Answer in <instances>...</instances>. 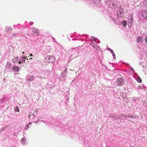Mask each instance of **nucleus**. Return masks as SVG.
I'll list each match as a JSON object with an SVG mask.
<instances>
[{
    "mask_svg": "<svg viewBox=\"0 0 147 147\" xmlns=\"http://www.w3.org/2000/svg\"><path fill=\"white\" fill-rule=\"evenodd\" d=\"M18 69L19 68L18 66H15L13 67L12 69L15 71H18Z\"/></svg>",
    "mask_w": 147,
    "mask_h": 147,
    "instance_id": "obj_7",
    "label": "nucleus"
},
{
    "mask_svg": "<svg viewBox=\"0 0 147 147\" xmlns=\"http://www.w3.org/2000/svg\"><path fill=\"white\" fill-rule=\"evenodd\" d=\"M18 63L21 64L22 63V62L20 61H20L18 62Z\"/></svg>",
    "mask_w": 147,
    "mask_h": 147,
    "instance_id": "obj_18",
    "label": "nucleus"
},
{
    "mask_svg": "<svg viewBox=\"0 0 147 147\" xmlns=\"http://www.w3.org/2000/svg\"><path fill=\"white\" fill-rule=\"evenodd\" d=\"M11 64L9 63H7L6 66L7 67L9 68L11 67Z\"/></svg>",
    "mask_w": 147,
    "mask_h": 147,
    "instance_id": "obj_12",
    "label": "nucleus"
},
{
    "mask_svg": "<svg viewBox=\"0 0 147 147\" xmlns=\"http://www.w3.org/2000/svg\"><path fill=\"white\" fill-rule=\"evenodd\" d=\"M127 24V23L126 21H125L123 22V25L124 27H125Z\"/></svg>",
    "mask_w": 147,
    "mask_h": 147,
    "instance_id": "obj_11",
    "label": "nucleus"
},
{
    "mask_svg": "<svg viewBox=\"0 0 147 147\" xmlns=\"http://www.w3.org/2000/svg\"><path fill=\"white\" fill-rule=\"evenodd\" d=\"M136 40L137 42L138 43H140V42H142L143 41L142 38L141 37H137Z\"/></svg>",
    "mask_w": 147,
    "mask_h": 147,
    "instance_id": "obj_6",
    "label": "nucleus"
},
{
    "mask_svg": "<svg viewBox=\"0 0 147 147\" xmlns=\"http://www.w3.org/2000/svg\"><path fill=\"white\" fill-rule=\"evenodd\" d=\"M32 113L31 112L29 113L28 114V117L30 119V117L32 115Z\"/></svg>",
    "mask_w": 147,
    "mask_h": 147,
    "instance_id": "obj_14",
    "label": "nucleus"
},
{
    "mask_svg": "<svg viewBox=\"0 0 147 147\" xmlns=\"http://www.w3.org/2000/svg\"><path fill=\"white\" fill-rule=\"evenodd\" d=\"M124 80L121 78H118L117 80V82L119 86H122Z\"/></svg>",
    "mask_w": 147,
    "mask_h": 147,
    "instance_id": "obj_1",
    "label": "nucleus"
},
{
    "mask_svg": "<svg viewBox=\"0 0 147 147\" xmlns=\"http://www.w3.org/2000/svg\"><path fill=\"white\" fill-rule=\"evenodd\" d=\"M142 16L145 19H147V11H143L142 13Z\"/></svg>",
    "mask_w": 147,
    "mask_h": 147,
    "instance_id": "obj_4",
    "label": "nucleus"
},
{
    "mask_svg": "<svg viewBox=\"0 0 147 147\" xmlns=\"http://www.w3.org/2000/svg\"><path fill=\"white\" fill-rule=\"evenodd\" d=\"M124 9L123 8H121L119 9V11L117 13V15L119 17H121L122 16V13L123 12Z\"/></svg>",
    "mask_w": 147,
    "mask_h": 147,
    "instance_id": "obj_3",
    "label": "nucleus"
},
{
    "mask_svg": "<svg viewBox=\"0 0 147 147\" xmlns=\"http://www.w3.org/2000/svg\"><path fill=\"white\" fill-rule=\"evenodd\" d=\"M20 60L22 62V63H24L25 62V60L24 59V58H23L22 57L20 58Z\"/></svg>",
    "mask_w": 147,
    "mask_h": 147,
    "instance_id": "obj_9",
    "label": "nucleus"
},
{
    "mask_svg": "<svg viewBox=\"0 0 147 147\" xmlns=\"http://www.w3.org/2000/svg\"><path fill=\"white\" fill-rule=\"evenodd\" d=\"M137 80L138 82L141 83L142 82V80L140 77H138L137 78Z\"/></svg>",
    "mask_w": 147,
    "mask_h": 147,
    "instance_id": "obj_10",
    "label": "nucleus"
},
{
    "mask_svg": "<svg viewBox=\"0 0 147 147\" xmlns=\"http://www.w3.org/2000/svg\"><path fill=\"white\" fill-rule=\"evenodd\" d=\"M18 57H15L12 60L13 62V63H16L18 61Z\"/></svg>",
    "mask_w": 147,
    "mask_h": 147,
    "instance_id": "obj_8",
    "label": "nucleus"
},
{
    "mask_svg": "<svg viewBox=\"0 0 147 147\" xmlns=\"http://www.w3.org/2000/svg\"><path fill=\"white\" fill-rule=\"evenodd\" d=\"M32 59V58H30V59Z\"/></svg>",
    "mask_w": 147,
    "mask_h": 147,
    "instance_id": "obj_24",
    "label": "nucleus"
},
{
    "mask_svg": "<svg viewBox=\"0 0 147 147\" xmlns=\"http://www.w3.org/2000/svg\"><path fill=\"white\" fill-rule=\"evenodd\" d=\"M35 112H36V113H37V110H35L34 111V113Z\"/></svg>",
    "mask_w": 147,
    "mask_h": 147,
    "instance_id": "obj_19",
    "label": "nucleus"
},
{
    "mask_svg": "<svg viewBox=\"0 0 147 147\" xmlns=\"http://www.w3.org/2000/svg\"><path fill=\"white\" fill-rule=\"evenodd\" d=\"M30 56H33V55L32 54H30Z\"/></svg>",
    "mask_w": 147,
    "mask_h": 147,
    "instance_id": "obj_22",
    "label": "nucleus"
},
{
    "mask_svg": "<svg viewBox=\"0 0 147 147\" xmlns=\"http://www.w3.org/2000/svg\"><path fill=\"white\" fill-rule=\"evenodd\" d=\"M145 40L146 42L147 43V36L145 38Z\"/></svg>",
    "mask_w": 147,
    "mask_h": 147,
    "instance_id": "obj_16",
    "label": "nucleus"
},
{
    "mask_svg": "<svg viewBox=\"0 0 147 147\" xmlns=\"http://www.w3.org/2000/svg\"><path fill=\"white\" fill-rule=\"evenodd\" d=\"M23 58H24V59H26V57H25L24 56H23V57H22Z\"/></svg>",
    "mask_w": 147,
    "mask_h": 147,
    "instance_id": "obj_20",
    "label": "nucleus"
},
{
    "mask_svg": "<svg viewBox=\"0 0 147 147\" xmlns=\"http://www.w3.org/2000/svg\"><path fill=\"white\" fill-rule=\"evenodd\" d=\"M48 61L49 63H52L53 62L55 59V58L52 56H49L48 57Z\"/></svg>",
    "mask_w": 147,
    "mask_h": 147,
    "instance_id": "obj_5",
    "label": "nucleus"
},
{
    "mask_svg": "<svg viewBox=\"0 0 147 147\" xmlns=\"http://www.w3.org/2000/svg\"><path fill=\"white\" fill-rule=\"evenodd\" d=\"M128 22H129V23L131 25L133 21V15L131 14L129 15L128 16Z\"/></svg>",
    "mask_w": 147,
    "mask_h": 147,
    "instance_id": "obj_2",
    "label": "nucleus"
},
{
    "mask_svg": "<svg viewBox=\"0 0 147 147\" xmlns=\"http://www.w3.org/2000/svg\"><path fill=\"white\" fill-rule=\"evenodd\" d=\"M29 124H30V125H31V123H28V125H27V126H28L29 125Z\"/></svg>",
    "mask_w": 147,
    "mask_h": 147,
    "instance_id": "obj_21",
    "label": "nucleus"
},
{
    "mask_svg": "<svg viewBox=\"0 0 147 147\" xmlns=\"http://www.w3.org/2000/svg\"><path fill=\"white\" fill-rule=\"evenodd\" d=\"M100 1V0H94V3H99Z\"/></svg>",
    "mask_w": 147,
    "mask_h": 147,
    "instance_id": "obj_13",
    "label": "nucleus"
},
{
    "mask_svg": "<svg viewBox=\"0 0 147 147\" xmlns=\"http://www.w3.org/2000/svg\"><path fill=\"white\" fill-rule=\"evenodd\" d=\"M38 33V30H36V32H34V34L35 33Z\"/></svg>",
    "mask_w": 147,
    "mask_h": 147,
    "instance_id": "obj_17",
    "label": "nucleus"
},
{
    "mask_svg": "<svg viewBox=\"0 0 147 147\" xmlns=\"http://www.w3.org/2000/svg\"><path fill=\"white\" fill-rule=\"evenodd\" d=\"M24 53H24V52H23L22 53H23V54H24Z\"/></svg>",
    "mask_w": 147,
    "mask_h": 147,
    "instance_id": "obj_23",
    "label": "nucleus"
},
{
    "mask_svg": "<svg viewBox=\"0 0 147 147\" xmlns=\"http://www.w3.org/2000/svg\"><path fill=\"white\" fill-rule=\"evenodd\" d=\"M16 110L17 112H19V108L18 107H17L16 108Z\"/></svg>",
    "mask_w": 147,
    "mask_h": 147,
    "instance_id": "obj_15",
    "label": "nucleus"
},
{
    "mask_svg": "<svg viewBox=\"0 0 147 147\" xmlns=\"http://www.w3.org/2000/svg\"><path fill=\"white\" fill-rule=\"evenodd\" d=\"M110 117H112V116H110Z\"/></svg>",
    "mask_w": 147,
    "mask_h": 147,
    "instance_id": "obj_26",
    "label": "nucleus"
},
{
    "mask_svg": "<svg viewBox=\"0 0 147 147\" xmlns=\"http://www.w3.org/2000/svg\"><path fill=\"white\" fill-rule=\"evenodd\" d=\"M110 117H112V116H110Z\"/></svg>",
    "mask_w": 147,
    "mask_h": 147,
    "instance_id": "obj_25",
    "label": "nucleus"
}]
</instances>
